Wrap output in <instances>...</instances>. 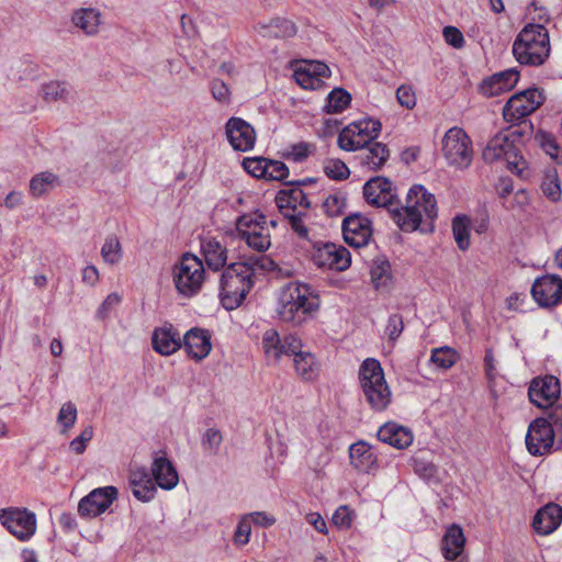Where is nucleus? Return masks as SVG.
<instances>
[{
  "label": "nucleus",
  "mask_w": 562,
  "mask_h": 562,
  "mask_svg": "<svg viewBox=\"0 0 562 562\" xmlns=\"http://www.w3.org/2000/svg\"><path fill=\"white\" fill-rule=\"evenodd\" d=\"M465 544V537L463 530L458 525H451L443 538L441 551L447 560H454L461 555Z\"/></svg>",
  "instance_id": "473e14b6"
},
{
  "label": "nucleus",
  "mask_w": 562,
  "mask_h": 562,
  "mask_svg": "<svg viewBox=\"0 0 562 562\" xmlns=\"http://www.w3.org/2000/svg\"><path fill=\"white\" fill-rule=\"evenodd\" d=\"M366 201L376 207H387L392 220L401 231L412 233L420 229L428 233L434 229V220L438 215L435 195L420 186H413L406 196V204L393 207L396 199L395 188L384 177H374L363 186Z\"/></svg>",
  "instance_id": "f257e3e1"
},
{
  "label": "nucleus",
  "mask_w": 562,
  "mask_h": 562,
  "mask_svg": "<svg viewBox=\"0 0 562 562\" xmlns=\"http://www.w3.org/2000/svg\"><path fill=\"white\" fill-rule=\"evenodd\" d=\"M359 380L367 403L373 411L382 412L392 401V392L384 371L375 359H366L359 371Z\"/></svg>",
  "instance_id": "39448f33"
},
{
  "label": "nucleus",
  "mask_w": 562,
  "mask_h": 562,
  "mask_svg": "<svg viewBox=\"0 0 562 562\" xmlns=\"http://www.w3.org/2000/svg\"><path fill=\"white\" fill-rule=\"evenodd\" d=\"M378 438L396 449H405L413 442L412 431L395 423L384 424L378 431Z\"/></svg>",
  "instance_id": "c85d7f7f"
},
{
  "label": "nucleus",
  "mask_w": 562,
  "mask_h": 562,
  "mask_svg": "<svg viewBox=\"0 0 562 562\" xmlns=\"http://www.w3.org/2000/svg\"><path fill=\"white\" fill-rule=\"evenodd\" d=\"M554 430L546 418H536L528 427L526 447L530 454L541 457L551 452Z\"/></svg>",
  "instance_id": "2eb2a0df"
},
{
  "label": "nucleus",
  "mask_w": 562,
  "mask_h": 562,
  "mask_svg": "<svg viewBox=\"0 0 562 562\" xmlns=\"http://www.w3.org/2000/svg\"><path fill=\"white\" fill-rule=\"evenodd\" d=\"M459 359L458 352L448 346L435 348L431 351L430 361L439 369H450Z\"/></svg>",
  "instance_id": "a19ab883"
},
{
  "label": "nucleus",
  "mask_w": 562,
  "mask_h": 562,
  "mask_svg": "<svg viewBox=\"0 0 562 562\" xmlns=\"http://www.w3.org/2000/svg\"><path fill=\"white\" fill-rule=\"evenodd\" d=\"M225 133L231 146L238 151H248L256 143L255 128L240 117H231L225 125Z\"/></svg>",
  "instance_id": "aec40b11"
},
{
  "label": "nucleus",
  "mask_w": 562,
  "mask_h": 562,
  "mask_svg": "<svg viewBox=\"0 0 562 562\" xmlns=\"http://www.w3.org/2000/svg\"><path fill=\"white\" fill-rule=\"evenodd\" d=\"M350 101L351 95L345 89L336 88L328 94L325 110L327 113L342 112Z\"/></svg>",
  "instance_id": "79ce46f5"
},
{
  "label": "nucleus",
  "mask_w": 562,
  "mask_h": 562,
  "mask_svg": "<svg viewBox=\"0 0 562 562\" xmlns=\"http://www.w3.org/2000/svg\"><path fill=\"white\" fill-rule=\"evenodd\" d=\"M59 184V178L52 171L34 175L30 180L29 191L34 199H38Z\"/></svg>",
  "instance_id": "e433bc0d"
},
{
  "label": "nucleus",
  "mask_w": 562,
  "mask_h": 562,
  "mask_svg": "<svg viewBox=\"0 0 562 562\" xmlns=\"http://www.w3.org/2000/svg\"><path fill=\"white\" fill-rule=\"evenodd\" d=\"M441 151L447 164L456 169L464 170L472 164V140L460 127H451L445 133L441 140Z\"/></svg>",
  "instance_id": "6e6552de"
},
{
  "label": "nucleus",
  "mask_w": 562,
  "mask_h": 562,
  "mask_svg": "<svg viewBox=\"0 0 562 562\" xmlns=\"http://www.w3.org/2000/svg\"><path fill=\"white\" fill-rule=\"evenodd\" d=\"M277 203L280 212L289 220L297 236L307 239L308 229L305 223L310 217L311 202L305 192L301 188L281 191L277 196Z\"/></svg>",
  "instance_id": "423d86ee"
},
{
  "label": "nucleus",
  "mask_w": 562,
  "mask_h": 562,
  "mask_svg": "<svg viewBox=\"0 0 562 562\" xmlns=\"http://www.w3.org/2000/svg\"><path fill=\"white\" fill-rule=\"evenodd\" d=\"M342 235L349 246H366L371 237L370 222L360 215L348 216L342 223Z\"/></svg>",
  "instance_id": "4be33fe9"
},
{
  "label": "nucleus",
  "mask_w": 562,
  "mask_h": 562,
  "mask_svg": "<svg viewBox=\"0 0 562 562\" xmlns=\"http://www.w3.org/2000/svg\"><path fill=\"white\" fill-rule=\"evenodd\" d=\"M543 95L538 89H527L515 93L503 108V117L506 122L517 124L524 117L533 113L542 103Z\"/></svg>",
  "instance_id": "ddd939ff"
},
{
  "label": "nucleus",
  "mask_w": 562,
  "mask_h": 562,
  "mask_svg": "<svg viewBox=\"0 0 562 562\" xmlns=\"http://www.w3.org/2000/svg\"><path fill=\"white\" fill-rule=\"evenodd\" d=\"M443 38L447 44L454 48H461L464 45L463 34L456 26H445L442 31Z\"/></svg>",
  "instance_id": "052dcab7"
},
{
  "label": "nucleus",
  "mask_w": 562,
  "mask_h": 562,
  "mask_svg": "<svg viewBox=\"0 0 562 562\" xmlns=\"http://www.w3.org/2000/svg\"><path fill=\"white\" fill-rule=\"evenodd\" d=\"M262 348L269 359L279 360L282 356H293L303 348L302 340L294 334L280 337L279 333L270 328L262 337Z\"/></svg>",
  "instance_id": "f3484780"
},
{
  "label": "nucleus",
  "mask_w": 562,
  "mask_h": 562,
  "mask_svg": "<svg viewBox=\"0 0 562 562\" xmlns=\"http://www.w3.org/2000/svg\"><path fill=\"white\" fill-rule=\"evenodd\" d=\"M188 355L196 361L206 358L212 349L211 335L202 328H191L182 339Z\"/></svg>",
  "instance_id": "b1692460"
},
{
  "label": "nucleus",
  "mask_w": 562,
  "mask_h": 562,
  "mask_svg": "<svg viewBox=\"0 0 562 562\" xmlns=\"http://www.w3.org/2000/svg\"><path fill=\"white\" fill-rule=\"evenodd\" d=\"M471 221L465 215H458L452 221V233L458 248L462 251L470 247Z\"/></svg>",
  "instance_id": "4c0bfd02"
},
{
  "label": "nucleus",
  "mask_w": 562,
  "mask_h": 562,
  "mask_svg": "<svg viewBox=\"0 0 562 562\" xmlns=\"http://www.w3.org/2000/svg\"><path fill=\"white\" fill-rule=\"evenodd\" d=\"M561 393L560 381L553 375L543 378H535L529 386L528 396L532 404L540 408H549L552 411L549 417L555 425L562 426V408L553 407Z\"/></svg>",
  "instance_id": "9d476101"
},
{
  "label": "nucleus",
  "mask_w": 562,
  "mask_h": 562,
  "mask_svg": "<svg viewBox=\"0 0 562 562\" xmlns=\"http://www.w3.org/2000/svg\"><path fill=\"white\" fill-rule=\"evenodd\" d=\"M207 267L214 271L224 268L227 262V249L216 239L207 238L201 244Z\"/></svg>",
  "instance_id": "72a5a7b5"
},
{
  "label": "nucleus",
  "mask_w": 562,
  "mask_h": 562,
  "mask_svg": "<svg viewBox=\"0 0 562 562\" xmlns=\"http://www.w3.org/2000/svg\"><path fill=\"white\" fill-rule=\"evenodd\" d=\"M404 329L403 318L398 314H393L389 317L386 325V334L390 340L395 341Z\"/></svg>",
  "instance_id": "bf43d9fd"
},
{
  "label": "nucleus",
  "mask_w": 562,
  "mask_h": 562,
  "mask_svg": "<svg viewBox=\"0 0 562 562\" xmlns=\"http://www.w3.org/2000/svg\"><path fill=\"white\" fill-rule=\"evenodd\" d=\"M359 150H361L359 156L361 164L372 171L383 167L390 157L387 146L383 143L375 142V139Z\"/></svg>",
  "instance_id": "7c9ffc66"
},
{
  "label": "nucleus",
  "mask_w": 562,
  "mask_h": 562,
  "mask_svg": "<svg viewBox=\"0 0 562 562\" xmlns=\"http://www.w3.org/2000/svg\"><path fill=\"white\" fill-rule=\"evenodd\" d=\"M117 497L114 486L99 487L85 496L78 505V513L82 517H97L104 513Z\"/></svg>",
  "instance_id": "a211bd4d"
},
{
  "label": "nucleus",
  "mask_w": 562,
  "mask_h": 562,
  "mask_svg": "<svg viewBox=\"0 0 562 562\" xmlns=\"http://www.w3.org/2000/svg\"><path fill=\"white\" fill-rule=\"evenodd\" d=\"M271 261L267 257L249 258L248 261L233 262L222 273L221 302L232 311L238 307L252 286L251 276L256 268L266 269Z\"/></svg>",
  "instance_id": "f03ea898"
},
{
  "label": "nucleus",
  "mask_w": 562,
  "mask_h": 562,
  "mask_svg": "<svg viewBox=\"0 0 562 562\" xmlns=\"http://www.w3.org/2000/svg\"><path fill=\"white\" fill-rule=\"evenodd\" d=\"M482 158L487 164L504 159L513 173L524 177L526 161L518 154L512 136L506 133H497L487 142L483 149Z\"/></svg>",
  "instance_id": "1a4fd4ad"
},
{
  "label": "nucleus",
  "mask_w": 562,
  "mask_h": 562,
  "mask_svg": "<svg viewBox=\"0 0 562 562\" xmlns=\"http://www.w3.org/2000/svg\"><path fill=\"white\" fill-rule=\"evenodd\" d=\"M71 24L87 36L99 33L102 23V13L97 8L75 9L70 16Z\"/></svg>",
  "instance_id": "a878e982"
},
{
  "label": "nucleus",
  "mask_w": 562,
  "mask_h": 562,
  "mask_svg": "<svg viewBox=\"0 0 562 562\" xmlns=\"http://www.w3.org/2000/svg\"><path fill=\"white\" fill-rule=\"evenodd\" d=\"M93 437V429L91 426L86 427L81 434L70 441V448L77 454H81L85 452L87 443Z\"/></svg>",
  "instance_id": "4d7b16f0"
},
{
  "label": "nucleus",
  "mask_w": 562,
  "mask_h": 562,
  "mask_svg": "<svg viewBox=\"0 0 562 562\" xmlns=\"http://www.w3.org/2000/svg\"><path fill=\"white\" fill-rule=\"evenodd\" d=\"M514 188L510 180H502L498 187V194L502 199H505L513 192Z\"/></svg>",
  "instance_id": "774afa93"
},
{
  "label": "nucleus",
  "mask_w": 562,
  "mask_h": 562,
  "mask_svg": "<svg viewBox=\"0 0 562 562\" xmlns=\"http://www.w3.org/2000/svg\"><path fill=\"white\" fill-rule=\"evenodd\" d=\"M324 172L331 179L344 180L349 177V169L339 159H329L324 165Z\"/></svg>",
  "instance_id": "de8ad7c7"
},
{
  "label": "nucleus",
  "mask_w": 562,
  "mask_h": 562,
  "mask_svg": "<svg viewBox=\"0 0 562 562\" xmlns=\"http://www.w3.org/2000/svg\"><path fill=\"white\" fill-rule=\"evenodd\" d=\"M82 281L88 285H95L99 281V271L95 266L90 265L82 270Z\"/></svg>",
  "instance_id": "69168bd1"
},
{
  "label": "nucleus",
  "mask_w": 562,
  "mask_h": 562,
  "mask_svg": "<svg viewBox=\"0 0 562 562\" xmlns=\"http://www.w3.org/2000/svg\"><path fill=\"white\" fill-rule=\"evenodd\" d=\"M205 280V269L201 259L187 252L173 266L172 281L178 293L192 297L200 292Z\"/></svg>",
  "instance_id": "0eeeda50"
},
{
  "label": "nucleus",
  "mask_w": 562,
  "mask_h": 562,
  "mask_svg": "<svg viewBox=\"0 0 562 562\" xmlns=\"http://www.w3.org/2000/svg\"><path fill=\"white\" fill-rule=\"evenodd\" d=\"M562 521V507L555 503H549L541 507L533 517L532 526L540 535L553 532Z\"/></svg>",
  "instance_id": "bb28decb"
},
{
  "label": "nucleus",
  "mask_w": 562,
  "mask_h": 562,
  "mask_svg": "<svg viewBox=\"0 0 562 562\" xmlns=\"http://www.w3.org/2000/svg\"><path fill=\"white\" fill-rule=\"evenodd\" d=\"M391 266L385 259L374 260L371 267V280L375 289L387 288L391 281Z\"/></svg>",
  "instance_id": "ea45409f"
},
{
  "label": "nucleus",
  "mask_w": 562,
  "mask_h": 562,
  "mask_svg": "<svg viewBox=\"0 0 562 562\" xmlns=\"http://www.w3.org/2000/svg\"><path fill=\"white\" fill-rule=\"evenodd\" d=\"M257 30L266 37H291L297 31L296 25L291 20L284 18L272 19L267 24L259 23Z\"/></svg>",
  "instance_id": "c9c22d12"
},
{
  "label": "nucleus",
  "mask_w": 562,
  "mask_h": 562,
  "mask_svg": "<svg viewBox=\"0 0 562 562\" xmlns=\"http://www.w3.org/2000/svg\"><path fill=\"white\" fill-rule=\"evenodd\" d=\"M306 521L312 525L317 531L326 535L327 533V525L325 519L318 513H311L306 515Z\"/></svg>",
  "instance_id": "0e129e2a"
},
{
  "label": "nucleus",
  "mask_w": 562,
  "mask_h": 562,
  "mask_svg": "<svg viewBox=\"0 0 562 562\" xmlns=\"http://www.w3.org/2000/svg\"><path fill=\"white\" fill-rule=\"evenodd\" d=\"M23 194L19 191H11L4 199L5 207L12 210L22 204Z\"/></svg>",
  "instance_id": "338daca9"
},
{
  "label": "nucleus",
  "mask_w": 562,
  "mask_h": 562,
  "mask_svg": "<svg viewBox=\"0 0 562 562\" xmlns=\"http://www.w3.org/2000/svg\"><path fill=\"white\" fill-rule=\"evenodd\" d=\"M249 520L252 521L255 525L261 526V527H270L276 522V518L265 512H255L248 515Z\"/></svg>",
  "instance_id": "e2e57ef3"
},
{
  "label": "nucleus",
  "mask_w": 562,
  "mask_h": 562,
  "mask_svg": "<svg viewBox=\"0 0 562 562\" xmlns=\"http://www.w3.org/2000/svg\"><path fill=\"white\" fill-rule=\"evenodd\" d=\"M267 172H266V179L267 180H277V181H283L289 176V168L285 164L279 160H270L267 159V166H266Z\"/></svg>",
  "instance_id": "8fccbe9b"
},
{
  "label": "nucleus",
  "mask_w": 562,
  "mask_h": 562,
  "mask_svg": "<svg viewBox=\"0 0 562 562\" xmlns=\"http://www.w3.org/2000/svg\"><path fill=\"white\" fill-rule=\"evenodd\" d=\"M311 153V145L299 143L291 145L284 156L295 162H301L308 157Z\"/></svg>",
  "instance_id": "13d9d810"
},
{
  "label": "nucleus",
  "mask_w": 562,
  "mask_h": 562,
  "mask_svg": "<svg viewBox=\"0 0 562 562\" xmlns=\"http://www.w3.org/2000/svg\"><path fill=\"white\" fill-rule=\"evenodd\" d=\"M513 54L520 65H542L550 55L548 30L542 24H527L514 41Z\"/></svg>",
  "instance_id": "20e7f679"
},
{
  "label": "nucleus",
  "mask_w": 562,
  "mask_h": 562,
  "mask_svg": "<svg viewBox=\"0 0 562 562\" xmlns=\"http://www.w3.org/2000/svg\"><path fill=\"white\" fill-rule=\"evenodd\" d=\"M43 98L48 102L66 100L69 95V89L65 82L50 81L42 87Z\"/></svg>",
  "instance_id": "37998d69"
},
{
  "label": "nucleus",
  "mask_w": 562,
  "mask_h": 562,
  "mask_svg": "<svg viewBox=\"0 0 562 562\" xmlns=\"http://www.w3.org/2000/svg\"><path fill=\"white\" fill-rule=\"evenodd\" d=\"M211 93L213 98L221 103H228L231 100V91L228 86L220 79L212 80Z\"/></svg>",
  "instance_id": "6e6d98bb"
},
{
  "label": "nucleus",
  "mask_w": 562,
  "mask_h": 562,
  "mask_svg": "<svg viewBox=\"0 0 562 562\" xmlns=\"http://www.w3.org/2000/svg\"><path fill=\"white\" fill-rule=\"evenodd\" d=\"M151 473L157 485L164 490H171L179 482L173 464L165 457H158L154 460Z\"/></svg>",
  "instance_id": "2f4dec72"
},
{
  "label": "nucleus",
  "mask_w": 562,
  "mask_h": 562,
  "mask_svg": "<svg viewBox=\"0 0 562 562\" xmlns=\"http://www.w3.org/2000/svg\"><path fill=\"white\" fill-rule=\"evenodd\" d=\"M100 254L105 263L111 266L117 265L123 257L122 245L117 236H108L101 247Z\"/></svg>",
  "instance_id": "58836bf2"
},
{
  "label": "nucleus",
  "mask_w": 562,
  "mask_h": 562,
  "mask_svg": "<svg viewBox=\"0 0 562 562\" xmlns=\"http://www.w3.org/2000/svg\"><path fill=\"white\" fill-rule=\"evenodd\" d=\"M223 437L218 429L209 428L202 436V447L210 454H216L222 445Z\"/></svg>",
  "instance_id": "49530a36"
},
{
  "label": "nucleus",
  "mask_w": 562,
  "mask_h": 562,
  "mask_svg": "<svg viewBox=\"0 0 562 562\" xmlns=\"http://www.w3.org/2000/svg\"><path fill=\"white\" fill-rule=\"evenodd\" d=\"M519 72L516 69H507L483 80L480 86L481 92L487 97H495L512 90L518 82Z\"/></svg>",
  "instance_id": "393cba45"
},
{
  "label": "nucleus",
  "mask_w": 562,
  "mask_h": 562,
  "mask_svg": "<svg viewBox=\"0 0 562 562\" xmlns=\"http://www.w3.org/2000/svg\"><path fill=\"white\" fill-rule=\"evenodd\" d=\"M130 485L133 495L140 502H149L155 497L156 485L145 468L131 471Z\"/></svg>",
  "instance_id": "cd10ccee"
},
{
  "label": "nucleus",
  "mask_w": 562,
  "mask_h": 562,
  "mask_svg": "<svg viewBox=\"0 0 562 562\" xmlns=\"http://www.w3.org/2000/svg\"><path fill=\"white\" fill-rule=\"evenodd\" d=\"M120 302H121V297L119 294H116V293L109 294L105 297V300L103 301V303L101 304V306L99 307L98 316L100 318L106 317L110 310L113 308L114 306H116Z\"/></svg>",
  "instance_id": "680f3d73"
},
{
  "label": "nucleus",
  "mask_w": 562,
  "mask_h": 562,
  "mask_svg": "<svg viewBox=\"0 0 562 562\" xmlns=\"http://www.w3.org/2000/svg\"><path fill=\"white\" fill-rule=\"evenodd\" d=\"M77 420V407L72 402H66L61 405L57 422L61 425V434H67Z\"/></svg>",
  "instance_id": "c03bdc74"
},
{
  "label": "nucleus",
  "mask_w": 562,
  "mask_h": 562,
  "mask_svg": "<svg viewBox=\"0 0 562 562\" xmlns=\"http://www.w3.org/2000/svg\"><path fill=\"white\" fill-rule=\"evenodd\" d=\"M319 307V297L316 292L305 283L291 282L286 284L279 297V317L293 325H302Z\"/></svg>",
  "instance_id": "7ed1b4c3"
},
{
  "label": "nucleus",
  "mask_w": 562,
  "mask_h": 562,
  "mask_svg": "<svg viewBox=\"0 0 562 562\" xmlns=\"http://www.w3.org/2000/svg\"><path fill=\"white\" fill-rule=\"evenodd\" d=\"M543 194L551 201L557 202L561 198V187L555 170L548 172L541 183Z\"/></svg>",
  "instance_id": "a18cd8bd"
},
{
  "label": "nucleus",
  "mask_w": 562,
  "mask_h": 562,
  "mask_svg": "<svg viewBox=\"0 0 562 562\" xmlns=\"http://www.w3.org/2000/svg\"><path fill=\"white\" fill-rule=\"evenodd\" d=\"M346 206L345 198L338 194L328 195L323 202V209L328 216L341 215Z\"/></svg>",
  "instance_id": "3c124183"
},
{
  "label": "nucleus",
  "mask_w": 562,
  "mask_h": 562,
  "mask_svg": "<svg viewBox=\"0 0 562 562\" xmlns=\"http://www.w3.org/2000/svg\"><path fill=\"white\" fill-rule=\"evenodd\" d=\"M330 75L329 67L322 61H305L294 70V78L303 89L317 90Z\"/></svg>",
  "instance_id": "412c9836"
},
{
  "label": "nucleus",
  "mask_w": 562,
  "mask_h": 562,
  "mask_svg": "<svg viewBox=\"0 0 562 562\" xmlns=\"http://www.w3.org/2000/svg\"><path fill=\"white\" fill-rule=\"evenodd\" d=\"M294 369L303 380L313 381L319 373V363L315 356L310 351H304L301 348L297 352L293 353Z\"/></svg>",
  "instance_id": "f704fd0d"
},
{
  "label": "nucleus",
  "mask_w": 562,
  "mask_h": 562,
  "mask_svg": "<svg viewBox=\"0 0 562 562\" xmlns=\"http://www.w3.org/2000/svg\"><path fill=\"white\" fill-rule=\"evenodd\" d=\"M352 516L353 513L349 509V507L341 505L335 510L331 517V521L338 528L348 529L352 524Z\"/></svg>",
  "instance_id": "864d4df0"
},
{
  "label": "nucleus",
  "mask_w": 562,
  "mask_h": 562,
  "mask_svg": "<svg viewBox=\"0 0 562 562\" xmlns=\"http://www.w3.org/2000/svg\"><path fill=\"white\" fill-rule=\"evenodd\" d=\"M312 258L318 267L337 271L346 270L351 263L349 250L334 243L315 244Z\"/></svg>",
  "instance_id": "dca6fc26"
},
{
  "label": "nucleus",
  "mask_w": 562,
  "mask_h": 562,
  "mask_svg": "<svg viewBox=\"0 0 562 562\" xmlns=\"http://www.w3.org/2000/svg\"><path fill=\"white\" fill-rule=\"evenodd\" d=\"M0 521L10 533L22 541L30 539L36 530L35 514L25 508L10 507L1 509Z\"/></svg>",
  "instance_id": "4468645a"
},
{
  "label": "nucleus",
  "mask_w": 562,
  "mask_h": 562,
  "mask_svg": "<svg viewBox=\"0 0 562 562\" xmlns=\"http://www.w3.org/2000/svg\"><path fill=\"white\" fill-rule=\"evenodd\" d=\"M238 236L244 239L247 245L263 252L271 245L270 229L266 216L259 212L241 215L236 223Z\"/></svg>",
  "instance_id": "9b49d317"
},
{
  "label": "nucleus",
  "mask_w": 562,
  "mask_h": 562,
  "mask_svg": "<svg viewBox=\"0 0 562 562\" xmlns=\"http://www.w3.org/2000/svg\"><path fill=\"white\" fill-rule=\"evenodd\" d=\"M251 535V525L249 516H244L237 525L234 533V542L237 546H245L249 542Z\"/></svg>",
  "instance_id": "603ef678"
},
{
  "label": "nucleus",
  "mask_w": 562,
  "mask_h": 562,
  "mask_svg": "<svg viewBox=\"0 0 562 562\" xmlns=\"http://www.w3.org/2000/svg\"><path fill=\"white\" fill-rule=\"evenodd\" d=\"M531 294L540 306H554L562 300V279L551 274L542 276L533 282Z\"/></svg>",
  "instance_id": "6ab92c4d"
},
{
  "label": "nucleus",
  "mask_w": 562,
  "mask_h": 562,
  "mask_svg": "<svg viewBox=\"0 0 562 562\" xmlns=\"http://www.w3.org/2000/svg\"><path fill=\"white\" fill-rule=\"evenodd\" d=\"M267 166V159L261 157H251V158H245L243 160V167L244 169L256 178H263L266 179V169Z\"/></svg>",
  "instance_id": "09e8293b"
},
{
  "label": "nucleus",
  "mask_w": 562,
  "mask_h": 562,
  "mask_svg": "<svg viewBox=\"0 0 562 562\" xmlns=\"http://www.w3.org/2000/svg\"><path fill=\"white\" fill-rule=\"evenodd\" d=\"M350 464L359 472L370 473L376 469V457L371 447L364 441H359L349 448Z\"/></svg>",
  "instance_id": "c756f323"
},
{
  "label": "nucleus",
  "mask_w": 562,
  "mask_h": 562,
  "mask_svg": "<svg viewBox=\"0 0 562 562\" xmlns=\"http://www.w3.org/2000/svg\"><path fill=\"white\" fill-rule=\"evenodd\" d=\"M151 345L156 352L170 356L181 348L182 339L171 324H165L154 329Z\"/></svg>",
  "instance_id": "5701e85b"
},
{
  "label": "nucleus",
  "mask_w": 562,
  "mask_h": 562,
  "mask_svg": "<svg viewBox=\"0 0 562 562\" xmlns=\"http://www.w3.org/2000/svg\"><path fill=\"white\" fill-rule=\"evenodd\" d=\"M381 123L373 119H363L350 123L338 135V146L347 151H356L373 142L381 132Z\"/></svg>",
  "instance_id": "f8f14e48"
},
{
  "label": "nucleus",
  "mask_w": 562,
  "mask_h": 562,
  "mask_svg": "<svg viewBox=\"0 0 562 562\" xmlns=\"http://www.w3.org/2000/svg\"><path fill=\"white\" fill-rule=\"evenodd\" d=\"M397 102L406 109H413L416 105V94L411 86L402 85L396 90Z\"/></svg>",
  "instance_id": "5fc2aeb1"
}]
</instances>
